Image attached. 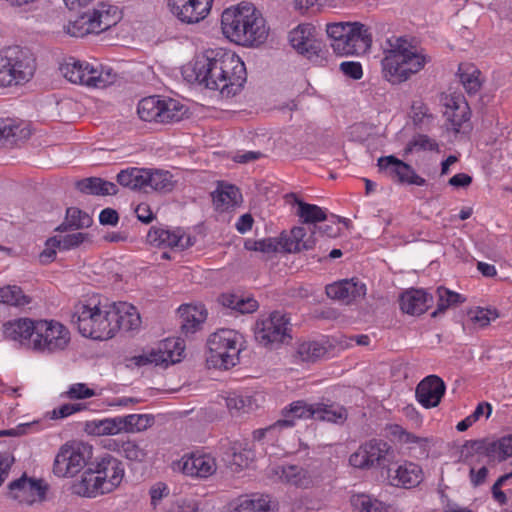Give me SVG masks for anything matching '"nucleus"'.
<instances>
[{"mask_svg":"<svg viewBox=\"0 0 512 512\" xmlns=\"http://www.w3.org/2000/svg\"><path fill=\"white\" fill-rule=\"evenodd\" d=\"M195 79L222 96L232 97L241 91L247 72L239 56L223 49H212L198 56L193 65Z\"/></svg>","mask_w":512,"mask_h":512,"instance_id":"f257e3e1","label":"nucleus"},{"mask_svg":"<svg viewBox=\"0 0 512 512\" xmlns=\"http://www.w3.org/2000/svg\"><path fill=\"white\" fill-rule=\"evenodd\" d=\"M387 44L385 57L381 61L382 73L392 84L407 81L431 60L404 37H392L387 40Z\"/></svg>","mask_w":512,"mask_h":512,"instance_id":"f03ea898","label":"nucleus"},{"mask_svg":"<svg viewBox=\"0 0 512 512\" xmlns=\"http://www.w3.org/2000/svg\"><path fill=\"white\" fill-rule=\"evenodd\" d=\"M243 336L235 330L220 329L211 334L207 340L209 367L230 369L240 361Z\"/></svg>","mask_w":512,"mask_h":512,"instance_id":"7ed1b4c3","label":"nucleus"},{"mask_svg":"<svg viewBox=\"0 0 512 512\" xmlns=\"http://www.w3.org/2000/svg\"><path fill=\"white\" fill-rule=\"evenodd\" d=\"M36 69L30 49L13 46L0 52V87L27 82Z\"/></svg>","mask_w":512,"mask_h":512,"instance_id":"20e7f679","label":"nucleus"},{"mask_svg":"<svg viewBox=\"0 0 512 512\" xmlns=\"http://www.w3.org/2000/svg\"><path fill=\"white\" fill-rule=\"evenodd\" d=\"M71 322L84 337L94 340L112 338L110 305L102 308L99 305L92 306L80 302L74 306Z\"/></svg>","mask_w":512,"mask_h":512,"instance_id":"39448f33","label":"nucleus"},{"mask_svg":"<svg viewBox=\"0 0 512 512\" xmlns=\"http://www.w3.org/2000/svg\"><path fill=\"white\" fill-rule=\"evenodd\" d=\"M255 339L263 347L278 349L281 345L292 342V324L288 314L273 311L268 316L257 320Z\"/></svg>","mask_w":512,"mask_h":512,"instance_id":"423d86ee","label":"nucleus"},{"mask_svg":"<svg viewBox=\"0 0 512 512\" xmlns=\"http://www.w3.org/2000/svg\"><path fill=\"white\" fill-rule=\"evenodd\" d=\"M118 7L99 3L92 12H84L68 25V33L73 37H83L90 33L99 34L116 25L120 20Z\"/></svg>","mask_w":512,"mask_h":512,"instance_id":"0eeeda50","label":"nucleus"},{"mask_svg":"<svg viewBox=\"0 0 512 512\" xmlns=\"http://www.w3.org/2000/svg\"><path fill=\"white\" fill-rule=\"evenodd\" d=\"M93 448L84 442L64 444L57 453L53 473L58 477H73L92 462Z\"/></svg>","mask_w":512,"mask_h":512,"instance_id":"6e6552de","label":"nucleus"},{"mask_svg":"<svg viewBox=\"0 0 512 512\" xmlns=\"http://www.w3.org/2000/svg\"><path fill=\"white\" fill-rule=\"evenodd\" d=\"M395 458L393 448L384 440L371 439L361 444L349 457L351 466L359 469H387Z\"/></svg>","mask_w":512,"mask_h":512,"instance_id":"1a4fd4ad","label":"nucleus"},{"mask_svg":"<svg viewBox=\"0 0 512 512\" xmlns=\"http://www.w3.org/2000/svg\"><path fill=\"white\" fill-rule=\"evenodd\" d=\"M304 227L297 226L291 229L290 234L281 233L279 238H266L259 240V252L271 254L280 249L287 253H298L308 251L315 247L313 235L306 237Z\"/></svg>","mask_w":512,"mask_h":512,"instance_id":"9d476101","label":"nucleus"},{"mask_svg":"<svg viewBox=\"0 0 512 512\" xmlns=\"http://www.w3.org/2000/svg\"><path fill=\"white\" fill-rule=\"evenodd\" d=\"M69 341V331L61 323L47 320L36 321L34 350L52 353L63 350Z\"/></svg>","mask_w":512,"mask_h":512,"instance_id":"9b49d317","label":"nucleus"},{"mask_svg":"<svg viewBox=\"0 0 512 512\" xmlns=\"http://www.w3.org/2000/svg\"><path fill=\"white\" fill-rule=\"evenodd\" d=\"M315 28L309 24H302L289 33L291 46L307 59L322 61L327 52L325 44L314 35Z\"/></svg>","mask_w":512,"mask_h":512,"instance_id":"f8f14e48","label":"nucleus"},{"mask_svg":"<svg viewBox=\"0 0 512 512\" xmlns=\"http://www.w3.org/2000/svg\"><path fill=\"white\" fill-rule=\"evenodd\" d=\"M101 481L104 483V490L108 493L115 490L122 482L125 475L123 462L115 456L104 453L92 461Z\"/></svg>","mask_w":512,"mask_h":512,"instance_id":"ddd939ff","label":"nucleus"},{"mask_svg":"<svg viewBox=\"0 0 512 512\" xmlns=\"http://www.w3.org/2000/svg\"><path fill=\"white\" fill-rule=\"evenodd\" d=\"M213 0H168V7L172 14L181 22L187 24L198 23L210 12Z\"/></svg>","mask_w":512,"mask_h":512,"instance_id":"4468645a","label":"nucleus"},{"mask_svg":"<svg viewBox=\"0 0 512 512\" xmlns=\"http://www.w3.org/2000/svg\"><path fill=\"white\" fill-rule=\"evenodd\" d=\"M255 6L249 2H241L236 6L226 8L221 15V28L223 34L231 41L238 44L240 35H246L247 32L240 33L242 23L248 17V12L253 13Z\"/></svg>","mask_w":512,"mask_h":512,"instance_id":"2eb2a0df","label":"nucleus"},{"mask_svg":"<svg viewBox=\"0 0 512 512\" xmlns=\"http://www.w3.org/2000/svg\"><path fill=\"white\" fill-rule=\"evenodd\" d=\"M377 166L380 171H384L389 177L400 183L417 186H424L426 184V180L420 177L411 165L394 155L380 157Z\"/></svg>","mask_w":512,"mask_h":512,"instance_id":"dca6fc26","label":"nucleus"},{"mask_svg":"<svg viewBox=\"0 0 512 512\" xmlns=\"http://www.w3.org/2000/svg\"><path fill=\"white\" fill-rule=\"evenodd\" d=\"M8 495L19 503L32 504L35 496L43 500L46 495L47 486L42 480L29 478L25 473L18 479L8 484Z\"/></svg>","mask_w":512,"mask_h":512,"instance_id":"f3484780","label":"nucleus"},{"mask_svg":"<svg viewBox=\"0 0 512 512\" xmlns=\"http://www.w3.org/2000/svg\"><path fill=\"white\" fill-rule=\"evenodd\" d=\"M348 36L344 42L336 45V54L339 55H360L370 49L372 36L369 29L362 23H351L348 28Z\"/></svg>","mask_w":512,"mask_h":512,"instance_id":"a211bd4d","label":"nucleus"},{"mask_svg":"<svg viewBox=\"0 0 512 512\" xmlns=\"http://www.w3.org/2000/svg\"><path fill=\"white\" fill-rule=\"evenodd\" d=\"M110 322L113 337L119 330L127 332L137 330L141 325V318L136 307L126 302H119L110 304Z\"/></svg>","mask_w":512,"mask_h":512,"instance_id":"6ab92c4d","label":"nucleus"},{"mask_svg":"<svg viewBox=\"0 0 512 512\" xmlns=\"http://www.w3.org/2000/svg\"><path fill=\"white\" fill-rule=\"evenodd\" d=\"M181 470L187 476L206 479L216 473V459L210 454L192 452L183 456Z\"/></svg>","mask_w":512,"mask_h":512,"instance_id":"aec40b11","label":"nucleus"},{"mask_svg":"<svg viewBox=\"0 0 512 512\" xmlns=\"http://www.w3.org/2000/svg\"><path fill=\"white\" fill-rule=\"evenodd\" d=\"M248 17L242 23L240 33L247 32L246 35H240L238 44L242 46H258L264 43L268 37V28L262 14L255 8L253 13L248 12Z\"/></svg>","mask_w":512,"mask_h":512,"instance_id":"412c9836","label":"nucleus"},{"mask_svg":"<svg viewBox=\"0 0 512 512\" xmlns=\"http://www.w3.org/2000/svg\"><path fill=\"white\" fill-rule=\"evenodd\" d=\"M445 391L444 381L437 375H429L419 382L415 395L423 407L433 408L440 404Z\"/></svg>","mask_w":512,"mask_h":512,"instance_id":"4be33fe9","label":"nucleus"},{"mask_svg":"<svg viewBox=\"0 0 512 512\" xmlns=\"http://www.w3.org/2000/svg\"><path fill=\"white\" fill-rule=\"evenodd\" d=\"M329 298L334 300L351 301L364 297L366 294V286L356 278L343 279L341 281L328 284L325 288Z\"/></svg>","mask_w":512,"mask_h":512,"instance_id":"5701e85b","label":"nucleus"},{"mask_svg":"<svg viewBox=\"0 0 512 512\" xmlns=\"http://www.w3.org/2000/svg\"><path fill=\"white\" fill-rule=\"evenodd\" d=\"M387 478L393 486L411 488L422 481V469L419 465L412 462H405L396 468H387Z\"/></svg>","mask_w":512,"mask_h":512,"instance_id":"b1692460","label":"nucleus"},{"mask_svg":"<svg viewBox=\"0 0 512 512\" xmlns=\"http://www.w3.org/2000/svg\"><path fill=\"white\" fill-rule=\"evenodd\" d=\"M445 106L444 115L453 126L456 132H459L461 126L470 120V108L462 95H446L443 98Z\"/></svg>","mask_w":512,"mask_h":512,"instance_id":"393cba45","label":"nucleus"},{"mask_svg":"<svg viewBox=\"0 0 512 512\" xmlns=\"http://www.w3.org/2000/svg\"><path fill=\"white\" fill-rule=\"evenodd\" d=\"M60 66L61 74L71 83L82 85H101L99 76H95V68L89 64L72 59Z\"/></svg>","mask_w":512,"mask_h":512,"instance_id":"a878e982","label":"nucleus"},{"mask_svg":"<svg viewBox=\"0 0 512 512\" xmlns=\"http://www.w3.org/2000/svg\"><path fill=\"white\" fill-rule=\"evenodd\" d=\"M433 301V295L424 289H410L401 294L399 304L404 313L421 315L432 306Z\"/></svg>","mask_w":512,"mask_h":512,"instance_id":"bb28decb","label":"nucleus"},{"mask_svg":"<svg viewBox=\"0 0 512 512\" xmlns=\"http://www.w3.org/2000/svg\"><path fill=\"white\" fill-rule=\"evenodd\" d=\"M181 319V332L185 336L194 334L200 329L201 324L206 320L207 312L202 304L200 305H181L178 309Z\"/></svg>","mask_w":512,"mask_h":512,"instance_id":"cd10ccee","label":"nucleus"},{"mask_svg":"<svg viewBox=\"0 0 512 512\" xmlns=\"http://www.w3.org/2000/svg\"><path fill=\"white\" fill-rule=\"evenodd\" d=\"M314 407L315 404H308L304 400L294 401L281 410L278 425H281L283 429H288L295 426L297 419H314Z\"/></svg>","mask_w":512,"mask_h":512,"instance_id":"c85d7f7f","label":"nucleus"},{"mask_svg":"<svg viewBox=\"0 0 512 512\" xmlns=\"http://www.w3.org/2000/svg\"><path fill=\"white\" fill-rule=\"evenodd\" d=\"M35 325L36 321L20 318L4 324L3 333L7 339L21 343L27 341L28 344L33 345V340H35Z\"/></svg>","mask_w":512,"mask_h":512,"instance_id":"c756f323","label":"nucleus"},{"mask_svg":"<svg viewBox=\"0 0 512 512\" xmlns=\"http://www.w3.org/2000/svg\"><path fill=\"white\" fill-rule=\"evenodd\" d=\"M94 465L91 462L87 469L81 476V480L74 485L75 493L85 497H96L108 493L104 490V483L96 472H94Z\"/></svg>","mask_w":512,"mask_h":512,"instance_id":"7c9ffc66","label":"nucleus"},{"mask_svg":"<svg viewBox=\"0 0 512 512\" xmlns=\"http://www.w3.org/2000/svg\"><path fill=\"white\" fill-rule=\"evenodd\" d=\"M213 203L217 210L226 211L242 202V194L235 185L220 182L212 193Z\"/></svg>","mask_w":512,"mask_h":512,"instance_id":"2f4dec72","label":"nucleus"},{"mask_svg":"<svg viewBox=\"0 0 512 512\" xmlns=\"http://www.w3.org/2000/svg\"><path fill=\"white\" fill-rule=\"evenodd\" d=\"M75 187L84 194L106 196L116 195L118 187L115 183L104 180L99 177H88L76 181Z\"/></svg>","mask_w":512,"mask_h":512,"instance_id":"473e14b6","label":"nucleus"},{"mask_svg":"<svg viewBox=\"0 0 512 512\" xmlns=\"http://www.w3.org/2000/svg\"><path fill=\"white\" fill-rule=\"evenodd\" d=\"M119 453L125 459L135 463H145L149 457L148 444L144 441L128 439L126 441L114 442Z\"/></svg>","mask_w":512,"mask_h":512,"instance_id":"72a5a7b5","label":"nucleus"},{"mask_svg":"<svg viewBox=\"0 0 512 512\" xmlns=\"http://www.w3.org/2000/svg\"><path fill=\"white\" fill-rule=\"evenodd\" d=\"M120 433H139L150 428L155 417L152 414H129L118 416Z\"/></svg>","mask_w":512,"mask_h":512,"instance_id":"f704fd0d","label":"nucleus"},{"mask_svg":"<svg viewBox=\"0 0 512 512\" xmlns=\"http://www.w3.org/2000/svg\"><path fill=\"white\" fill-rule=\"evenodd\" d=\"M92 217L78 207H69L66 209L65 219L55 230L66 232L69 230H79L88 228L92 225Z\"/></svg>","mask_w":512,"mask_h":512,"instance_id":"c9c22d12","label":"nucleus"},{"mask_svg":"<svg viewBox=\"0 0 512 512\" xmlns=\"http://www.w3.org/2000/svg\"><path fill=\"white\" fill-rule=\"evenodd\" d=\"M31 135L30 129L12 124L11 121L0 119V146H14L18 141L28 139Z\"/></svg>","mask_w":512,"mask_h":512,"instance_id":"e433bc0d","label":"nucleus"},{"mask_svg":"<svg viewBox=\"0 0 512 512\" xmlns=\"http://www.w3.org/2000/svg\"><path fill=\"white\" fill-rule=\"evenodd\" d=\"M238 509L239 512H276L278 502L272 500L269 495L252 494L241 500Z\"/></svg>","mask_w":512,"mask_h":512,"instance_id":"4c0bfd02","label":"nucleus"},{"mask_svg":"<svg viewBox=\"0 0 512 512\" xmlns=\"http://www.w3.org/2000/svg\"><path fill=\"white\" fill-rule=\"evenodd\" d=\"M147 241L156 246L179 248L181 242V229L169 230L160 227H151L147 234Z\"/></svg>","mask_w":512,"mask_h":512,"instance_id":"58836bf2","label":"nucleus"},{"mask_svg":"<svg viewBox=\"0 0 512 512\" xmlns=\"http://www.w3.org/2000/svg\"><path fill=\"white\" fill-rule=\"evenodd\" d=\"M314 419L336 424H343L347 420V410L339 404L316 403Z\"/></svg>","mask_w":512,"mask_h":512,"instance_id":"ea45409f","label":"nucleus"},{"mask_svg":"<svg viewBox=\"0 0 512 512\" xmlns=\"http://www.w3.org/2000/svg\"><path fill=\"white\" fill-rule=\"evenodd\" d=\"M84 431L92 436H112L120 434L118 416L86 421Z\"/></svg>","mask_w":512,"mask_h":512,"instance_id":"a19ab883","label":"nucleus"},{"mask_svg":"<svg viewBox=\"0 0 512 512\" xmlns=\"http://www.w3.org/2000/svg\"><path fill=\"white\" fill-rule=\"evenodd\" d=\"M287 197L294 198L295 203L298 205L297 216L302 219L303 223L313 224L314 226L326 220L327 214L321 207L306 203L298 199L293 193L287 195Z\"/></svg>","mask_w":512,"mask_h":512,"instance_id":"79ce46f5","label":"nucleus"},{"mask_svg":"<svg viewBox=\"0 0 512 512\" xmlns=\"http://www.w3.org/2000/svg\"><path fill=\"white\" fill-rule=\"evenodd\" d=\"M458 76L468 95H475L482 86L481 71L472 64H460Z\"/></svg>","mask_w":512,"mask_h":512,"instance_id":"37998d69","label":"nucleus"},{"mask_svg":"<svg viewBox=\"0 0 512 512\" xmlns=\"http://www.w3.org/2000/svg\"><path fill=\"white\" fill-rule=\"evenodd\" d=\"M437 308L431 313V317L435 318L439 314L444 313L449 308L457 307L466 301V297L462 294L449 290L444 286L436 289Z\"/></svg>","mask_w":512,"mask_h":512,"instance_id":"c03bdc74","label":"nucleus"},{"mask_svg":"<svg viewBox=\"0 0 512 512\" xmlns=\"http://www.w3.org/2000/svg\"><path fill=\"white\" fill-rule=\"evenodd\" d=\"M146 169L130 167L121 170L116 177L117 183L132 190L145 189Z\"/></svg>","mask_w":512,"mask_h":512,"instance_id":"a18cd8bd","label":"nucleus"},{"mask_svg":"<svg viewBox=\"0 0 512 512\" xmlns=\"http://www.w3.org/2000/svg\"><path fill=\"white\" fill-rule=\"evenodd\" d=\"M161 115L158 123H173L181 121L188 112L185 105L179 101L168 98L161 101Z\"/></svg>","mask_w":512,"mask_h":512,"instance_id":"49530a36","label":"nucleus"},{"mask_svg":"<svg viewBox=\"0 0 512 512\" xmlns=\"http://www.w3.org/2000/svg\"><path fill=\"white\" fill-rule=\"evenodd\" d=\"M172 175L168 171H155L146 169L145 191L151 188L154 191L169 192L173 189Z\"/></svg>","mask_w":512,"mask_h":512,"instance_id":"de8ad7c7","label":"nucleus"},{"mask_svg":"<svg viewBox=\"0 0 512 512\" xmlns=\"http://www.w3.org/2000/svg\"><path fill=\"white\" fill-rule=\"evenodd\" d=\"M161 101L159 96H150L139 101L137 113L141 120L147 122L159 121L161 115Z\"/></svg>","mask_w":512,"mask_h":512,"instance_id":"09e8293b","label":"nucleus"},{"mask_svg":"<svg viewBox=\"0 0 512 512\" xmlns=\"http://www.w3.org/2000/svg\"><path fill=\"white\" fill-rule=\"evenodd\" d=\"M159 354H163L165 359L164 364L167 366L169 363L174 364L180 361L185 347L180 339L167 338L163 340L158 347Z\"/></svg>","mask_w":512,"mask_h":512,"instance_id":"8fccbe9b","label":"nucleus"},{"mask_svg":"<svg viewBox=\"0 0 512 512\" xmlns=\"http://www.w3.org/2000/svg\"><path fill=\"white\" fill-rule=\"evenodd\" d=\"M512 457V438L502 437L498 440H490L488 443V460L489 462H502Z\"/></svg>","mask_w":512,"mask_h":512,"instance_id":"3c124183","label":"nucleus"},{"mask_svg":"<svg viewBox=\"0 0 512 512\" xmlns=\"http://www.w3.org/2000/svg\"><path fill=\"white\" fill-rule=\"evenodd\" d=\"M31 302V298L25 295L17 285H7L0 288V303L10 306L23 307Z\"/></svg>","mask_w":512,"mask_h":512,"instance_id":"603ef678","label":"nucleus"},{"mask_svg":"<svg viewBox=\"0 0 512 512\" xmlns=\"http://www.w3.org/2000/svg\"><path fill=\"white\" fill-rule=\"evenodd\" d=\"M351 504L354 512H389L383 502L365 494L353 495Z\"/></svg>","mask_w":512,"mask_h":512,"instance_id":"864d4df0","label":"nucleus"},{"mask_svg":"<svg viewBox=\"0 0 512 512\" xmlns=\"http://www.w3.org/2000/svg\"><path fill=\"white\" fill-rule=\"evenodd\" d=\"M280 471H276L280 478L287 483L298 487H305L309 483L307 471L297 465H287L278 467Z\"/></svg>","mask_w":512,"mask_h":512,"instance_id":"5fc2aeb1","label":"nucleus"},{"mask_svg":"<svg viewBox=\"0 0 512 512\" xmlns=\"http://www.w3.org/2000/svg\"><path fill=\"white\" fill-rule=\"evenodd\" d=\"M297 353L303 361L315 362L327 353V348L320 342L309 341L300 344Z\"/></svg>","mask_w":512,"mask_h":512,"instance_id":"6e6d98bb","label":"nucleus"},{"mask_svg":"<svg viewBox=\"0 0 512 512\" xmlns=\"http://www.w3.org/2000/svg\"><path fill=\"white\" fill-rule=\"evenodd\" d=\"M87 236L88 234L82 232L67 234L63 237L54 236L49 238V245L59 246L60 250H70L82 244Z\"/></svg>","mask_w":512,"mask_h":512,"instance_id":"4d7b16f0","label":"nucleus"},{"mask_svg":"<svg viewBox=\"0 0 512 512\" xmlns=\"http://www.w3.org/2000/svg\"><path fill=\"white\" fill-rule=\"evenodd\" d=\"M488 443L489 439L486 438L466 441L461 449V456L464 458V461H467L468 458L475 454L488 457Z\"/></svg>","mask_w":512,"mask_h":512,"instance_id":"13d9d810","label":"nucleus"},{"mask_svg":"<svg viewBox=\"0 0 512 512\" xmlns=\"http://www.w3.org/2000/svg\"><path fill=\"white\" fill-rule=\"evenodd\" d=\"M351 27L350 22H338L327 25L326 32L328 37L333 41L331 46L336 53V45L344 42L348 36V28Z\"/></svg>","mask_w":512,"mask_h":512,"instance_id":"bf43d9fd","label":"nucleus"},{"mask_svg":"<svg viewBox=\"0 0 512 512\" xmlns=\"http://www.w3.org/2000/svg\"><path fill=\"white\" fill-rule=\"evenodd\" d=\"M226 406L232 413L235 412H248L252 406V399L250 396H242L236 393L229 394L226 399Z\"/></svg>","mask_w":512,"mask_h":512,"instance_id":"052dcab7","label":"nucleus"},{"mask_svg":"<svg viewBox=\"0 0 512 512\" xmlns=\"http://www.w3.org/2000/svg\"><path fill=\"white\" fill-rule=\"evenodd\" d=\"M473 322L478 323L481 327L489 325L491 320H495L499 317V313L496 309L481 308L477 307L475 310L468 312Z\"/></svg>","mask_w":512,"mask_h":512,"instance_id":"680f3d73","label":"nucleus"},{"mask_svg":"<svg viewBox=\"0 0 512 512\" xmlns=\"http://www.w3.org/2000/svg\"><path fill=\"white\" fill-rule=\"evenodd\" d=\"M96 393L93 389L89 388L84 383H76L69 387V389L62 394V397H67L69 399H87L95 396Z\"/></svg>","mask_w":512,"mask_h":512,"instance_id":"e2e57ef3","label":"nucleus"},{"mask_svg":"<svg viewBox=\"0 0 512 512\" xmlns=\"http://www.w3.org/2000/svg\"><path fill=\"white\" fill-rule=\"evenodd\" d=\"M162 357L163 354H159L157 349H152L148 354L133 356L130 361L138 367L152 363H154L155 365H163L165 359Z\"/></svg>","mask_w":512,"mask_h":512,"instance_id":"0e129e2a","label":"nucleus"},{"mask_svg":"<svg viewBox=\"0 0 512 512\" xmlns=\"http://www.w3.org/2000/svg\"><path fill=\"white\" fill-rule=\"evenodd\" d=\"M86 409V405L82 403H67L63 404L57 409L52 411V419H63L76 412Z\"/></svg>","mask_w":512,"mask_h":512,"instance_id":"69168bd1","label":"nucleus"},{"mask_svg":"<svg viewBox=\"0 0 512 512\" xmlns=\"http://www.w3.org/2000/svg\"><path fill=\"white\" fill-rule=\"evenodd\" d=\"M437 147L438 145L434 140L427 135L420 134L409 142L406 152H411L413 148H418L419 150H434Z\"/></svg>","mask_w":512,"mask_h":512,"instance_id":"338daca9","label":"nucleus"},{"mask_svg":"<svg viewBox=\"0 0 512 512\" xmlns=\"http://www.w3.org/2000/svg\"><path fill=\"white\" fill-rule=\"evenodd\" d=\"M340 70L345 76L354 80H359L363 75L362 66L359 62L344 61L340 64Z\"/></svg>","mask_w":512,"mask_h":512,"instance_id":"774afa93","label":"nucleus"}]
</instances>
